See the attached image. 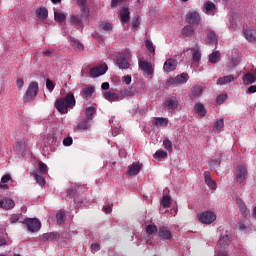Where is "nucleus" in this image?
<instances>
[{
    "mask_svg": "<svg viewBox=\"0 0 256 256\" xmlns=\"http://www.w3.org/2000/svg\"><path fill=\"white\" fill-rule=\"evenodd\" d=\"M75 104V95H73V92H70L64 98L58 99L55 103V107L61 115H65L69 113V109L75 107Z\"/></svg>",
    "mask_w": 256,
    "mask_h": 256,
    "instance_id": "nucleus-1",
    "label": "nucleus"
},
{
    "mask_svg": "<svg viewBox=\"0 0 256 256\" xmlns=\"http://www.w3.org/2000/svg\"><path fill=\"white\" fill-rule=\"evenodd\" d=\"M23 225H26L27 230L30 233H37L41 229V221L36 218H26L23 222Z\"/></svg>",
    "mask_w": 256,
    "mask_h": 256,
    "instance_id": "nucleus-2",
    "label": "nucleus"
},
{
    "mask_svg": "<svg viewBox=\"0 0 256 256\" xmlns=\"http://www.w3.org/2000/svg\"><path fill=\"white\" fill-rule=\"evenodd\" d=\"M39 93V84L37 82H31L26 90L24 100L31 101V99H35L37 94Z\"/></svg>",
    "mask_w": 256,
    "mask_h": 256,
    "instance_id": "nucleus-3",
    "label": "nucleus"
},
{
    "mask_svg": "<svg viewBox=\"0 0 256 256\" xmlns=\"http://www.w3.org/2000/svg\"><path fill=\"white\" fill-rule=\"evenodd\" d=\"M198 219L199 222L203 223L204 225H211V223L217 219V215H215V213L212 211H204L198 214Z\"/></svg>",
    "mask_w": 256,
    "mask_h": 256,
    "instance_id": "nucleus-4",
    "label": "nucleus"
},
{
    "mask_svg": "<svg viewBox=\"0 0 256 256\" xmlns=\"http://www.w3.org/2000/svg\"><path fill=\"white\" fill-rule=\"evenodd\" d=\"M186 21H187L188 25L195 27V25L201 24V15L199 14V12H197L195 10H190L186 14Z\"/></svg>",
    "mask_w": 256,
    "mask_h": 256,
    "instance_id": "nucleus-5",
    "label": "nucleus"
},
{
    "mask_svg": "<svg viewBox=\"0 0 256 256\" xmlns=\"http://www.w3.org/2000/svg\"><path fill=\"white\" fill-rule=\"evenodd\" d=\"M139 69H141L142 72L145 73V75H148L151 79L153 78V73H155V68H153V65L147 61L139 60L138 62Z\"/></svg>",
    "mask_w": 256,
    "mask_h": 256,
    "instance_id": "nucleus-6",
    "label": "nucleus"
},
{
    "mask_svg": "<svg viewBox=\"0 0 256 256\" xmlns=\"http://www.w3.org/2000/svg\"><path fill=\"white\" fill-rule=\"evenodd\" d=\"M218 245L219 247H221V249H227V247L231 245V235L229 234V232L226 231L225 234H222L220 236Z\"/></svg>",
    "mask_w": 256,
    "mask_h": 256,
    "instance_id": "nucleus-7",
    "label": "nucleus"
},
{
    "mask_svg": "<svg viewBox=\"0 0 256 256\" xmlns=\"http://www.w3.org/2000/svg\"><path fill=\"white\" fill-rule=\"evenodd\" d=\"M105 73H107V64L96 66L90 70L91 77H101V75H105Z\"/></svg>",
    "mask_w": 256,
    "mask_h": 256,
    "instance_id": "nucleus-8",
    "label": "nucleus"
},
{
    "mask_svg": "<svg viewBox=\"0 0 256 256\" xmlns=\"http://www.w3.org/2000/svg\"><path fill=\"white\" fill-rule=\"evenodd\" d=\"M203 11L206 15L213 16L217 13V6L211 1H207L203 5Z\"/></svg>",
    "mask_w": 256,
    "mask_h": 256,
    "instance_id": "nucleus-9",
    "label": "nucleus"
},
{
    "mask_svg": "<svg viewBox=\"0 0 256 256\" xmlns=\"http://www.w3.org/2000/svg\"><path fill=\"white\" fill-rule=\"evenodd\" d=\"M61 234L59 232H48L40 236V241H59Z\"/></svg>",
    "mask_w": 256,
    "mask_h": 256,
    "instance_id": "nucleus-10",
    "label": "nucleus"
},
{
    "mask_svg": "<svg viewBox=\"0 0 256 256\" xmlns=\"http://www.w3.org/2000/svg\"><path fill=\"white\" fill-rule=\"evenodd\" d=\"M116 65L121 70H127L131 66L125 56L119 55L116 58Z\"/></svg>",
    "mask_w": 256,
    "mask_h": 256,
    "instance_id": "nucleus-11",
    "label": "nucleus"
},
{
    "mask_svg": "<svg viewBox=\"0 0 256 256\" xmlns=\"http://www.w3.org/2000/svg\"><path fill=\"white\" fill-rule=\"evenodd\" d=\"M163 69L165 73H171V71H175V69H177V60L172 58L166 60Z\"/></svg>",
    "mask_w": 256,
    "mask_h": 256,
    "instance_id": "nucleus-12",
    "label": "nucleus"
},
{
    "mask_svg": "<svg viewBox=\"0 0 256 256\" xmlns=\"http://www.w3.org/2000/svg\"><path fill=\"white\" fill-rule=\"evenodd\" d=\"M247 179V169L244 166L237 167L236 180L238 183H243Z\"/></svg>",
    "mask_w": 256,
    "mask_h": 256,
    "instance_id": "nucleus-13",
    "label": "nucleus"
},
{
    "mask_svg": "<svg viewBox=\"0 0 256 256\" xmlns=\"http://www.w3.org/2000/svg\"><path fill=\"white\" fill-rule=\"evenodd\" d=\"M77 5L80 7L82 17H89V6H87V0H77Z\"/></svg>",
    "mask_w": 256,
    "mask_h": 256,
    "instance_id": "nucleus-14",
    "label": "nucleus"
},
{
    "mask_svg": "<svg viewBox=\"0 0 256 256\" xmlns=\"http://www.w3.org/2000/svg\"><path fill=\"white\" fill-rule=\"evenodd\" d=\"M45 143H48V145H57V134L55 131L50 130L45 136H44Z\"/></svg>",
    "mask_w": 256,
    "mask_h": 256,
    "instance_id": "nucleus-15",
    "label": "nucleus"
},
{
    "mask_svg": "<svg viewBox=\"0 0 256 256\" xmlns=\"http://www.w3.org/2000/svg\"><path fill=\"white\" fill-rule=\"evenodd\" d=\"M0 207L1 209H5V211H9L15 207V202L12 199L5 198L0 201Z\"/></svg>",
    "mask_w": 256,
    "mask_h": 256,
    "instance_id": "nucleus-16",
    "label": "nucleus"
},
{
    "mask_svg": "<svg viewBox=\"0 0 256 256\" xmlns=\"http://www.w3.org/2000/svg\"><path fill=\"white\" fill-rule=\"evenodd\" d=\"M217 41H218L217 34L215 33V31L210 30L205 39L206 45H214L217 43Z\"/></svg>",
    "mask_w": 256,
    "mask_h": 256,
    "instance_id": "nucleus-17",
    "label": "nucleus"
},
{
    "mask_svg": "<svg viewBox=\"0 0 256 256\" xmlns=\"http://www.w3.org/2000/svg\"><path fill=\"white\" fill-rule=\"evenodd\" d=\"M244 37L247 41L253 43V41H256V30L253 28H247L244 31Z\"/></svg>",
    "mask_w": 256,
    "mask_h": 256,
    "instance_id": "nucleus-18",
    "label": "nucleus"
},
{
    "mask_svg": "<svg viewBox=\"0 0 256 256\" xmlns=\"http://www.w3.org/2000/svg\"><path fill=\"white\" fill-rule=\"evenodd\" d=\"M142 168H143V164H141L139 162L132 164L131 166H129L127 174L130 176L137 175L139 173V171H141Z\"/></svg>",
    "mask_w": 256,
    "mask_h": 256,
    "instance_id": "nucleus-19",
    "label": "nucleus"
},
{
    "mask_svg": "<svg viewBox=\"0 0 256 256\" xmlns=\"http://www.w3.org/2000/svg\"><path fill=\"white\" fill-rule=\"evenodd\" d=\"M104 99H106V101H121V96H119V94L115 93V92H109L106 91L104 92Z\"/></svg>",
    "mask_w": 256,
    "mask_h": 256,
    "instance_id": "nucleus-20",
    "label": "nucleus"
},
{
    "mask_svg": "<svg viewBox=\"0 0 256 256\" xmlns=\"http://www.w3.org/2000/svg\"><path fill=\"white\" fill-rule=\"evenodd\" d=\"M158 233L162 239H171V230L165 226L159 227Z\"/></svg>",
    "mask_w": 256,
    "mask_h": 256,
    "instance_id": "nucleus-21",
    "label": "nucleus"
},
{
    "mask_svg": "<svg viewBox=\"0 0 256 256\" xmlns=\"http://www.w3.org/2000/svg\"><path fill=\"white\" fill-rule=\"evenodd\" d=\"M120 99H123L124 97H135L137 95V89L135 88H127L122 91H120Z\"/></svg>",
    "mask_w": 256,
    "mask_h": 256,
    "instance_id": "nucleus-22",
    "label": "nucleus"
},
{
    "mask_svg": "<svg viewBox=\"0 0 256 256\" xmlns=\"http://www.w3.org/2000/svg\"><path fill=\"white\" fill-rule=\"evenodd\" d=\"M181 34L183 35V37H193V35H195V28H193V26L186 25L183 27Z\"/></svg>",
    "mask_w": 256,
    "mask_h": 256,
    "instance_id": "nucleus-23",
    "label": "nucleus"
},
{
    "mask_svg": "<svg viewBox=\"0 0 256 256\" xmlns=\"http://www.w3.org/2000/svg\"><path fill=\"white\" fill-rule=\"evenodd\" d=\"M177 105H179V101L177 100V98H168L165 102H164V107L165 109H175V107H177Z\"/></svg>",
    "mask_w": 256,
    "mask_h": 256,
    "instance_id": "nucleus-24",
    "label": "nucleus"
},
{
    "mask_svg": "<svg viewBox=\"0 0 256 256\" xmlns=\"http://www.w3.org/2000/svg\"><path fill=\"white\" fill-rule=\"evenodd\" d=\"M204 175L205 183L208 185V187L213 190L217 189V183H215V180L211 178L209 172H205Z\"/></svg>",
    "mask_w": 256,
    "mask_h": 256,
    "instance_id": "nucleus-25",
    "label": "nucleus"
},
{
    "mask_svg": "<svg viewBox=\"0 0 256 256\" xmlns=\"http://www.w3.org/2000/svg\"><path fill=\"white\" fill-rule=\"evenodd\" d=\"M153 125L156 127H167L169 125V120L163 117H157L153 120Z\"/></svg>",
    "mask_w": 256,
    "mask_h": 256,
    "instance_id": "nucleus-26",
    "label": "nucleus"
},
{
    "mask_svg": "<svg viewBox=\"0 0 256 256\" xmlns=\"http://www.w3.org/2000/svg\"><path fill=\"white\" fill-rule=\"evenodd\" d=\"M33 175L38 185H41V187H45V183H46L45 174H40L39 171L35 170Z\"/></svg>",
    "mask_w": 256,
    "mask_h": 256,
    "instance_id": "nucleus-27",
    "label": "nucleus"
},
{
    "mask_svg": "<svg viewBox=\"0 0 256 256\" xmlns=\"http://www.w3.org/2000/svg\"><path fill=\"white\" fill-rule=\"evenodd\" d=\"M233 81H235V77L233 75H227L218 78L217 85H227V83H233Z\"/></svg>",
    "mask_w": 256,
    "mask_h": 256,
    "instance_id": "nucleus-28",
    "label": "nucleus"
},
{
    "mask_svg": "<svg viewBox=\"0 0 256 256\" xmlns=\"http://www.w3.org/2000/svg\"><path fill=\"white\" fill-rule=\"evenodd\" d=\"M93 93H95V87L87 86L82 91V97H83V99H91Z\"/></svg>",
    "mask_w": 256,
    "mask_h": 256,
    "instance_id": "nucleus-29",
    "label": "nucleus"
},
{
    "mask_svg": "<svg viewBox=\"0 0 256 256\" xmlns=\"http://www.w3.org/2000/svg\"><path fill=\"white\" fill-rule=\"evenodd\" d=\"M194 110L200 117H205L207 115V110H205V106L201 103L195 104Z\"/></svg>",
    "mask_w": 256,
    "mask_h": 256,
    "instance_id": "nucleus-30",
    "label": "nucleus"
},
{
    "mask_svg": "<svg viewBox=\"0 0 256 256\" xmlns=\"http://www.w3.org/2000/svg\"><path fill=\"white\" fill-rule=\"evenodd\" d=\"M49 15V11L46 10V8H39L38 10H36V17H38V19H41L42 21L47 19Z\"/></svg>",
    "mask_w": 256,
    "mask_h": 256,
    "instance_id": "nucleus-31",
    "label": "nucleus"
},
{
    "mask_svg": "<svg viewBox=\"0 0 256 256\" xmlns=\"http://www.w3.org/2000/svg\"><path fill=\"white\" fill-rule=\"evenodd\" d=\"M120 20L122 23L129 22V8H123L120 12Z\"/></svg>",
    "mask_w": 256,
    "mask_h": 256,
    "instance_id": "nucleus-32",
    "label": "nucleus"
},
{
    "mask_svg": "<svg viewBox=\"0 0 256 256\" xmlns=\"http://www.w3.org/2000/svg\"><path fill=\"white\" fill-rule=\"evenodd\" d=\"M176 79L178 81V85H185V83H187V81H189V74L182 73V74L176 76Z\"/></svg>",
    "mask_w": 256,
    "mask_h": 256,
    "instance_id": "nucleus-33",
    "label": "nucleus"
},
{
    "mask_svg": "<svg viewBox=\"0 0 256 256\" xmlns=\"http://www.w3.org/2000/svg\"><path fill=\"white\" fill-rule=\"evenodd\" d=\"M221 59V53L219 51H215L209 56L210 63H219Z\"/></svg>",
    "mask_w": 256,
    "mask_h": 256,
    "instance_id": "nucleus-34",
    "label": "nucleus"
},
{
    "mask_svg": "<svg viewBox=\"0 0 256 256\" xmlns=\"http://www.w3.org/2000/svg\"><path fill=\"white\" fill-rule=\"evenodd\" d=\"M244 85H251L255 83V76L251 73H247L243 78Z\"/></svg>",
    "mask_w": 256,
    "mask_h": 256,
    "instance_id": "nucleus-35",
    "label": "nucleus"
},
{
    "mask_svg": "<svg viewBox=\"0 0 256 256\" xmlns=\"http://www.w3.org/2000/svg\"><path fill=\"white\" fill-rule=\"evenodd\" d=\"M192 55H193V61L199 62L201 61V50L197 47L191 48Z\"/></svg>",
    "mask_w": 256,
    "mask_h": 256,
    "instance_id": "nucleus-36",
    "label": "nucleus"
},
{
    "mask_svg": "<svg viewBox=\"0 0 256 256\" xmlns=\"http://www.w3.org/2000/svg\"><path fill=\"white\" fill-rule=\"evenodd\" d=\"M11 181V175L9 174H5L2 178H1V183H0V189H8L9 186H7V182Z\"/></svg>",
    "mask_w": 256,
    "mask_h": 256,
    "instance_id": "nucleus-37",
    "label": "nucleus"
},
{
    "mask_svg": "<svg viewBox=\"0 0 256 256\" xmlns=\"http://www.w3.org/2000/svg\"><path fill=\"white\" fill-rule=\"evenodd\" d=\"M161 205L162 207H164V209H169V207H171V196L169 195L163 196L161 200Z\"/></svg>",
    "mask_w": 256,
    "mask_h": 256,
    "instance_id": "nucleus-38",
    "label": "nucleus"
},
{
    "mask_svg": "<svg viewBox=\"0 0 256 256\" xmlns=\"http://www.w3.org/2000/svg\"><path fill=\"white\" fill-rule=\"evenodd\" d=\"M67 19V16L63 12H54V20L58 23H63Z\"/></svg>",
    "mask_w": 256,
    "mask_h": 256,
    "instance_id": "nucleus-39",
    "label": "nucleus"
},
{
    "mask_svg": "<svg viewBox=\"0 0 256 256\" xmlns=\"http://www.w3.org/2000/svg\"><path fill=\"white\" fill-rule=\"evenodd\" d=\"M163 147H164V149H167L168 153H173V142H171V140H169V138H166L163 141Z\"/></svg>",
    "mask_w": 256,
    "mask_h": 256,
    "instance_id": "nucleus-40",
    "label": "nucleus"
},
{
    "mask_svg": "<svg viewBox=\"0 0 256 256\" xmlns=\"http://www.w3.org/2000/svg\"><path fill=\"white\" fill-rule=\"evenodd\" d=\"M70 41H71V45H72V47H74V49L83 51V44L81 42H79L77 39L71 38V37H70Z\"/></svg>",
    "mask_w": 256,
    "mask_h": 256,
    "instance_id": "nucleus-41",
    "label": "nucleus"
},
{
    "mask_svg": "<svg viewBox=\"0 0 256 256\" xmlns=\"http://www.w3.org/2000/svg\"><path fill=\"white\" fill-rule=\"evenodd\" d=\"M56 220L58 225H63L65 223V211L60 210L56 215Z\"/></svg>",
    "mask_w": 256,
    "mask_h": 256,
    "instance_id": "nucleus-42",
    "label": "nucleus"
},
{
    "mask_svg": "<svg viewBox=\"0 0 256 256\" xmlns=\"http://www.w3.org/2000/svg\"><path fill=\"white\" fill-rule=\"evenodd\" d=\"M48 171H49V169L47 168V164H45L43 162H39V164H38V173H40L42 175H47Z\"/></svg>",
    "mask_w": 256,
    "mask_h": 256,
    "instance_id": "nucleus-43",
    "label": "nucleus"
},
{
    "mask_svg": "<svg viewBox=\"0 0 256 256\" xmlns=\"http://www.w3.org/2000/svg\"><path fill=\"white\" fill-rule=\"evenodd\" d=\"M201 93H203V88L200 86H196L192 88V96L197 98L201 97Z\"/></svg>",
    "mask_w": 256,
    "mask_h": 256,
    "instance_id": "nucleus-44",
    "label": "nucleus"
},
{
    "mask_svg": "<svg viewBox=\"0 0 256 256\" xmlns=\"http://www.w3.org/2000/svg\"><path fill=\"white\" fill-rule=\"evenodd\" d=\"M167 157V152L164 150H157L154 153V159H165Z\"/></svg>",
    "mask_w": 256,
    "mask_h": 256,
    "instance_id": "nucleus-45",
    "label": "nucleus"
},
{
    "mask_svg": "<svg viewBox=\"0 0 256 256\" xmlns=\"http://www.w3.org/2000/svg\"><path fill=\"white\" fill-rule=\"evenodd\" d=\"M166 85L168 87H179V82L177 80V77L168 79L166 81Z\"/></svg>",
    "mask_w": 256,
    "mask_h": 256,
    "instance_id": "nucleus-46",
    "label": "nucleus"
},
{
    "mask_svg": "<svg viewBox=\"0 0 256 256\" xmlns=\"http://www.w3.org/2000/svg\"><path fill=\"white\" fill-rule=\"evenodd\" d=\"M238 207H239L241 213H243V215L247 216V214L249 213V210L247 209V206L245 205V203H243L241 200L238 201Z\"/></svg>",
    "mask_w": 256,
    "mask_h": 256,
    "instance_id": "nucleus-47",
    "label": "nucleus"
},
{
    "mask_svg": "<svg viewBox=\"0 0 256 256\" xmlns=\"http://www.w3.org/2000/svg\"><path fill=\"white\" fill-rule=\"evenodd\" d=\"M145 47L149 51V53H155V46L153 45V42H151V40L145 41Z\"/></svg>",
    "mask_w": 256,
    "mask_h": 256,
    "instance_id": "nucleus-48",
    "label": "nucleus"
},
{
    "mask_svg": "<svg viewBox=\"0 0 256 256\" xmlns=\"http://www.w3.org/2000/svg\"><path fill=\"white\" fill-rule=\"evenodd\" d=\"M101 29H103V31H112L113 30V25L109 22H102L100 24Z\"/></svg>",
    "mask_w": 256,
    "mask_h": 256,
    "instance_id": "nucleus-49",
    "label": "nucleus"
},
{
    "mask_svg": "<svg viewBox=\"0 0 256 256\" xmlns=\"http://www.w3.org/2000/svg\"><path fill=\"white\" fill-rule=\"evenodd\" d=\"M81 21H83L81 16L79 15L71 16V23L73 25H81Z\"/></svg>",
    "mask_w": 256,
    "mask_h": 256,
    "instance_id": "nucleus-50",
    "label": "nucleus"
},
{
    "mask_svg": "<svg viewBox=\"0 0 256 256\" xmlns=\"http://www.w3.org/2000/svg\"><path fill=\"white\" fill-rule=\"evenodd\" d=\"M93 115H95V107L90 106V107L86 108L87 119H91V117H93Z\"/></svg>",
    "mask_w": 256,
    "mask_h": 256,
    "instance_id": "nucleus-51",
    "label": "nucleus"
},
{
    "mask_svg": "<svg viewBox=\"0 0 256 256\" xmlns=\"http://www.w3.org/2000/svg\"><path fill=\"white\" fill-rule=\"evenodd\" d=\"M146 232L148 233V235H153V233H157V226L156 225H148L146 227Z\"/></svg>",
    "mask_w": 256,
    "mask_h": 256,
    "instance_id": "nucleus-52",
    "label": "nucleus"
},
{
    "mask_svg": "<svg viewBox=\"0 0 256 256\" xmlns=\"http://www.w3.org/2000/svg\"><path fill=\"white\" fill-rule=\"evenodd\" d=\"M63 145L64 147H71V145H73V138L71 136L64 138Z\"/></svg>",
    "mask_w": 256,
    "mask_h": 256,
    "instance_id": "nucleus-53",
    "label": "nucleus"
},
{
    "mask_svg": "<svg viewBox=\"0 0 256 256\" xmlns=\"http://www.w3.org/2000/svg\"><path fill=\"white\" fill-rule=\"evenodd\" d=\"M226 99H227V94H221L217 97L216 103H218V105H221L225 103Z\"/></svg>",
    "mask_w": 256,
    "mask_h": 256,
    "instance_id": "nucleus-54",
    "label": "nucleus"
},
{
    "mask_svg": "<svg viewBox=\"0 0 256 256\" xmlns=\"http://www.w3.org/2000/svg\"><path fill=\"white\" fill-rule=\"evenodd\" d=\"M16 85H17L18 91H21L23 89V86L25 85V81L23 80V78H18L16 81Z\"/></svg>",
    "mask_w": 256,
    "mask_h": 256,
    "instance_id": "nucleus-55",
    "label": "nucleus"
},
{
    "mask_svg": "<svg viewBox=\"0 0 256 256\" xmlns=\"http://www.w3.org/2000/svg\"><path fill=\"white\" fill-rule=\"evenodd\" d=\"M214 127L215 129H223V127H225V121L223 119L218 120Z\"/></svg>",
    "mask_w": 256,
    "mask_h": 256,
    "instance_id": "nucleus-56",
    "label": "nucleus"
},
{
    "mask_svg": "<svg viewBox=\"0 0 256 256\" xmlns=\"http://www.w3.org/2000/svg\"><path fill=\"white\" fill-rule=\"evenodd\" d=\"M46 87L48 89V91H53V89H55V84L53 83V81L47 79L46 80Z\"/></svg>",
    "mask_w": 256,
    "mask_h": 256,
    "instance_id": "nucleus-57",
    "label": "nucleus"
},
{
    "mask_svg": "<svg viewBox=\"0 0 256 256\" xmlns=\"http://www.w3.org/2000/svg\"><path fill=\"white\" fill-rule=\"evenodd\" d=\"M122 81L123 83H125V85H131V81H132L131 75L123 76Z\"/></svg>",
    "mask_w": 256,
    "mask_h": 256,
    "instance_id": "nucleus-58",
    "label": "nucleus"
},
{
    "mask_svg": "<svg viewBox=\"0 0 256 256\" xmlns=\"http://www.w3.org/2000/svg\"><path fill=\"white\" fill-rule=\"evenodd\" d=\"M122 57H125L126 59H131V50L127 49L123 52Z\"/></svg>",
    "mask_w": 256,
    "mask_h": 256,
    "instance_id": "nucleus-59",
    "label": "nucleus"
},
{
    "mask_svg": "<svg viewBox=\"0 0 256 256\" xmlns=\"http://www.w3.org/2000/svg\"><path fill=\"white\" fill-rule=\"evenodd\" d=\"M238 229H239V231H247V225H245V223H243V222H240L238 224Z\"/></svg>",
    "mask_w": 256,
    "mask_h": 256,
    "instance_id": "nucleus-60",
    "label": "nucleus"
},
{
    "mask_svg": "<svg viewBox=\"0 0 256 256\" xmlns=\"http://www.w3.org/2000/svg\"><path fill=\"white\" fill-rule=\"evenodd\" d=\"M11 223H19V216L13 215L10 217Z\"/></svg>",
    "mask_w": 256,
    "mask_h": 256,
    "instance_id": "nucleus-61",
    "label": "nucleus"
},
{
    "mask_svg": "<svg viewBox=\"0 0 256 256\" xmlns=\"http://www.w3.org/2000/svg\"><path fill=\"white\" fill-rule=\"evenodd\" d=\"M103 211L106 213H111V211H113V208L111 206H104L103 207Z\"/></svg>",
    "mask_w": 256,
    "mask_h": 256,
    "instance_id": "nucleus-62",
    "label": "nucleus"
},
{
    "mask_svg": "<svg viewBox=\"0 0 256 256\" xmlns=\"http://www.w3.org/2000/svg\"><path fill=\"white\" fill-rule=\"evenodd\" d=\"M218 256H228L227 251H225V250H219V251H218Z\"/></svg>",
    "mask_w": 256,
    "mask_h": 256,
    "instance_id": "nucleus-63",
    "label": "nucleus"
},
{
    "mask_svg": "<svg viewBox=\"0 0 256 256\" xmlns=\"http://www.w3.org/2000/svg\"><path fill=\"white\" fill-rule=\"evenodd\" d=\"M248 92H250V93H256V86L254 85V86H250L249 88H248Z\"/></svg>",
    "mask_w": 256,
    "mask_h": 256,
    "instance_id": "nucleus-64",
    "label": "nucleus"
}]
</instances>
